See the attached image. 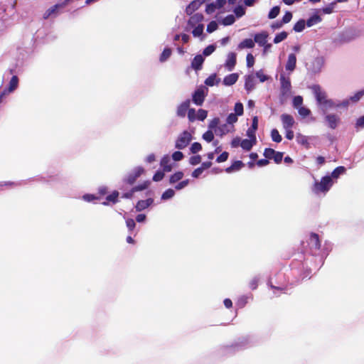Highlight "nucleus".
I'll return each instance as SVG.
<instances>
[{
    "instance_id": "nucleus-1",
    "label": "nucleus",
    "mask_w": 364,
    "mask_h": 364,
    "mask_svg": "<svg viewBox=\"0 0 364 364\" xmlns=\"http://www.w3.org/2000/svg\"><path fill=\"white\" fill-rule=\"evenodd\" d=\"M311 89L318 105L321 107L323 112H326L329 109L339 107V105L334 103L332 100L327 98L326 92L321 89L319 85H313Z\"/></svg>"
},
{
    "instance_id": "nucleus-2",
    "label": "nucleus",
    "mask_w": 364,
    "mask_h": 364,
    "mask_svg": "<svg viewBox=\"0 0 364 364\" xmlns=\"http://www.w3.org/2000/svg\"><path fill=\"white\" fill-rule=\"evenodd\" d=\"M333 184V179L329 176L321 178V181H315L313 185L312 191L316 194L328 192Z\"/></svg>"
},
{
    "instance_id": "nucleus-3",
    "label": "nucleus",
    "mask_w": 364,
    "mask_h": 364,
    "mask_svg": "<svg viewBox=\"0 0 364 364\" xmlns=\"http://www.w3.org/2000/svg\"><path fill=\"white\" fill-rule=\"evenodd\" d=\"M192 139L191 134L187 132H183L176 141L175 147L178 149H183L186 148Z\"/></svg>"
},
{
    "instance_id": "nucleus-4",
    "label": "nucleus",
    "mask_w": 364,
    "mask_h": 364,
    "mask_svg": "<svg viewBox=\"0 0 364 364\" xmlns=\"http://www.w3.org/2000/svg\"><path fill=\"white\" fill-rule=\"evenodd\" d=\"M144 173V168L141 166H138L135 168L132 173L128 174V176L124 179V182L132 186Z\"/></svg>"
},
{
    "instance_id": "nucleus-5",
    "label": "nucleus",
    "mask_w": 364,
    "mask_h": 364,
    "mask_svg": "<svg viewBox=\"0 0 364 364\" xmlns=\"http://www.w3.org/2000/svg\"><path fill=\"white\" fill-rule=\"evenodd\" d=\"M281 93L283 96L289 95L291 91V85L289 77H286L284 74L280 75Z\"/></svg>"
},
{
    "instance_id": "nucleus-6",
    "label": "nucleus",
    "mask_w": 364,
    "mask_h": 364,
    "mask_svg": "<svg viewBox=\"0 0 364 364\" xmlns=\"http://www.w3.org/2000/svg\"><path fill=\"white\" fill-rule=\"evenodd\" d=\"M205 92L203 87L197 89L192 96V100L194 104L196 105H202L205 100Z\"/></svg>"
},
{
    "instance_id": "nucleus-7",
    "label": "nucleus",
    "mask_w": 364,
    "mask_h": 364,
    "mask_svg": "<svg viewBox=\"0 0 364 364\" xmlns=\"http://www.w3.org/2000/svg\"><path fill=\"white\" fill-rule=\"evenodd\" d=\"M309 245L311 250H319L321 248V241L317 233L311 232L309 237Z\"/></svg>"
},
{
    "instance_id": "nucleus-8",
    "label": "nucleus",
    "mask_w": 364,
    "mask_h": 364,
    "mask_svg": "<svg viewBox=\"0 0 364 364\" xmlns=\"http://www.w3.org/2000/svg\"><path fill=\"white\" fill-rule=\"evenodd\" d=\"M281 120L284 129H291L295 123L294 117L289 114H282Z\"/></svg>"
},
{
    "instance_id": "nucleus-9",
    "label": "nucleus",
    "mask_w": 364,
    "mask_h": 364,
    "mask_svg": "<svg viewBox=\"0 0 364 364\" xmlns=\"http://www.w3.org/2000/svg\"><path fill=\"white\" fill-rule=\"evenodd\" d=\"M237 62L236 53L231 52L229 53L225 63V67L228 70L231 71L234 69Z\"/></svg>"
},
{
    "instance_id": "nucleus-10",
    "label": "nucleus",
    "mask_w": 364,
    "mask_h": 364,
    "mask_svg": "<svg viewBox=\"0 0 364 364\" xmlns=\"http://www.w3.org/2000/svg\"><path fill=\"white\" fill-rule=\"evenodd\" d=\"M325 119L328 123V127L332 129H335L340 122V118L337 115L333 114H329L326 115Z\"/></svg>"
},
{
    "instance_id": "nucleus-11",
    "label": "nucleus",
    "mask_w": 364,
    "mask_h": 364,
    "mask_svg": "<svg viewBox=\"0 0 364 364\" xmlns=\"http://www.w3.org/2000/svg\"><path fill=\"white\" fill-rule=\"evenodd\" d=\"M19 79L18 76L14 75L11 78L8 85L4 88L8 93H13L18 87Z\"/></svg>"
},
{
    "instance_id": "nucleus-12",
    "label": "nucleus",
    "mask_w": 364,
    "mask_h": 364,
    "mask_svg": "<svg viewBox=\"0 0 364 364\" xmlns=\"http://www.w3.org/2000/svg\"><path fill=\"white\" fill-rule=\"evenodd\" d=\"M256 80L253 75L245 76V88L247 92H251L255 88Z\"/></svg>"
},
{
    "instance_id": "nucleus-13",
    "label": "nucleus",
    "mask_w": 364,
    "mask_h": 364,
    "mask_svg": "<svg viewBox=\"0 0 364 364\" xmlns=\"http://www.w3.org/2000/svg\"><path fill=\"white\" fill-rule=\"evenodd\" d=\"M190 106V100H186L183 102L178 107H177V115L180 117H184L189 109Z\"/></svg>"
},
{
    "instance_id": "nucleus-14",
    "label": "nucleus",
    "mask_w": 364,
    "mask_h": 364,
    "mask_svg": "<svg viewBox=\"0 0 364 364\" xmlns=\"http://www.w3.org/2000/svg\"><path fill=\"white\" fill-rule=\"evenodd\" d=\"M203 20V16L202 14L196 13L191 16L188 20V25L191 27L201 24V21Z\"/></svg>"
},
{
    "instance_id": "nucleus-15",
    "label": "nucleus",
    "mask_w": 364,
    "mask_h": 364,
    "mask_svg": "<svg viewBox=\"0 0 364 364\" xmlns=\"http://www.w3.org/2000/svg\"><path fill=\"white\" fill-rule=\"evenodd\" d=\"M267 37L268 33L266 31H263L255 35L254 41L255 43H258L260 46H263L267 43Z\"/></svg>"
},
{
    "instance_id": "nucleus-16",
    "label": "nucleus",
    "mask_w": 364,
    "mask_h": 364,
    "mask_svg": "<svg viewBox=\"0 0 364 364\" xmlns=\"http://www.w3.org/2000/svg\"><path fill=\"white\" fill-rule=\"evenodd\" d=\"M204 58L201 55H197L191 62V67L196 70H200L202 68Z\"/></svg>"
},
{
    "instance_id": "nucleus-17",
    "label": "nucleus",
    "mask_w": 364,
    "mask_h": 364,
    "mask_svg": "<svg viewBox=\"0 0 364 364\" xmlns=\"http://www.w3.org/2000/svg\"><path fill=\"white\" fill-rule=\"evenodd\" d=\"M154 202L152 198H148L146 200H139L135 206L137 211H141L149 206H150Z\"/></svg>"
},
{
    "instance_id": "nucleus-18",
    "label": "nucleus",
    "mask_w": 364,
    "mask_h": 364,
    "mask_svg": "<svg viewBox=\"0 0 364 364\" xmlns=\"http://www.w3.org/2000/svg\"><path fill=\"white\" fill-rule=\"evenodd\" d=\"M296 57L295 54L291 53L288 56V60L286 64V70L293 71L296 68Z\"/></svg>"
},
{
    "instance_id": "nucleus-19",
    "label": "nucleus",
    "mask_w": 364,
    "mask_h": 364,
    "mask_svg": "<svg viewBox=\"0 0 364 364\" xmlns=\"http://www.w3.org/2000/svg\"><path fill=\"white\" fill-rule=\"evenodd\" d=\"M253 139H245L241 141L240 142V146L245 151H250L253 146V145L255 144L256 138L255 136L253 134Z\"/></svg>"
},
{
    "instance_id": "nucleus-20",
    "label": "nucleus",
    "mask_w": 364,
    "mask_h": 364,
    "mask_svg": "<svg viewBox=\"0 0 364 364\" xmlns=\"http://www.w3.org/2000/svg\"><path fill=\"white\" fill-rule=\"evenodd\" d=\"M119 192L117 191H114L111 194L108 195L106 197V200L102 203L104 205H108L109 203L112 204H116L119 200Z\"/></svg>"
},
{
    "instance_id": "nucleus-21",
    "label": "nucleus",
    "mask_w": 364,
    "mask_h": 364,
    "mask_svg": "<svg viewBox=\"0 0 364 364\" xmlns=\"http://www.w3.org/2000/svg\"><path fill=\"white\" fill-rule=\"evenodd\" d=\"M244 166H245V164L242 161H235L234 163L232 164L231 166L226 168L225 171L226 173H230L233 171H239Z\"/></svg>"
},
{
    "instance_id": "nucleus-22",
    "label": "nucleus",
    "mask_w": 364,
    "mask_h": 364,
    "mask_svg": "<svg viewBox=\"0 0 364 364\" xmlns=\"http://www.w3.org/2000/svg\"><path fill=\"white\" fill-rule=\"evenodd\" d=\"M170 158L168 156H164L161 160V166L163 168L164 172H169L172 169V166L170 164Z\"/></svg>"
},
{
    "instance_id": "nucleus-23",
    "label": "nucleus",
    "mask_w": 364,
    "mask_h": 364,
    "mask_svg": "<svg viewBox=\"0 0 364 364\" xmlns=\"http://www.w3.org/2000/svg\"><path fill=\"white\" fill-rule=\"evenodd\" d=\"M254 47H255L254 40H252L251 38H245V40H243L242 41H241L239 43L237 48L239 50H242L244 48H252Z\"/></svg>"
},
{
    "instance_id": "nucleus-24",
    "label": "nucleus",
    "mask_w": 364,
    "mask_h": 364,
    "mask_svg": "<svg viewBox=\"0 0 364 364\" xmlns=\"http://www.w3.org/2000/svg\"><path fill=\"white\" fill-rule=\"evenodd\" d=\"M238 79V75L237 73H232L225 77L223 79V83L225 85H234Z\"/></svg>"
},
{
    "instance_id": "nucleus-25",
    "label": "nucleus",
    "mask_w": 364,
    "mask_h": 364,
    "mask_svg": "<svg viewBox=\"0 0 364 364\" xmlns=\"http://www.w3.org/2000/svg\"><path fill=\"white\" fill-rule=\"evenodd\" d=\"M322 18L320 16L317 14H314L312 16H311L309 18L307 19L306 24L308 27H311L319 22H321Z\"/></svg>"
},
{
    "instance_id": "nucleus-26",
    "label": "nucleus",
    "mask_w": 364,
    "mask_h": 364,
    "mask_svg": "<svg viewBox=\"0 0 364 364\" xmlns=\"http://www.w3.org/2000/svg\"><path fill=\"white\" fill-rule=\"evenodd\" d=\"M183 176H184V174L182 171H177L170 176L169 183L171 184L175 183L179 181L180 180H181L183 178Z\"/></svg>"
},
{
    "instance_id": "nucleus-27",
    "label": "nucleus",
    "mask_w": 364,
    "mask_h": 364,
    "mask_svg": "<svg viewBox=\"0 0 364 364\" xmlns=\"http://www.w3.org/2000/svg\"><path fill=\"white\" fill-rule=\"evenodd\" d=\"M200 4L196 1H192L186 9V14L188 15L192 14L196 10L198 9Z\"/></svg>"
},
{
    "instance_id": "nucleus-28",
    "label": "nucleus",
    "mask_w": 364,
    "mask_h": 364,
    "mask_svg": "<svg viewBox=\"0 0 364 364\" xmlns=\"http://www.w3.org/2000/svg\"><path fill=\"white\" fill-rule=\"evenodd\" d=\"M346 172V168L344 166H338L331 173V178H338L340 175Z\"/></svg>"
},
{
    "instance_id": "nucleus-29",
    "label": "nucleus",
    "mask_w": 364,
    "mask_h": 364,
    "mask_svg": "<svg viewBox=\"0 0 364 364\" xmlns=\"http://www.w3.org/2000/svg\"><path fill=\"white\" fill-rule=\"evenodd\" d=\"M306 26V22L304 19H300L298 21L294 26L293 30L295 32H301L304 28Z\"/></svg>"
},
{
    "instance_id": "nucleus-30",
    "label": "nucleus",
    "mask_w": 364,
    "mask_h": 364,
    "mask_svg": "<svg viewBox=\"0 0 364 364\" xmlns=\"http://www.w3.org/2000/svg\"><path fill=\"white\" fill-rule=\"evenodd\" d=\"M69 0H65L63 4H55L48 10V16L52 15L58 11V9H63L68 3Z\"/></svg>"
},
{
    "instance_id": "nucleus-31",
    "label": "nucleus",
    "mask_w": 364,
    "mask_h": 364,
    "mask_svg": "<svg viewBox=\"0 0 364 364\" xmlns=\"http://www.w3.org/2000/svg\"><path fill=\"white\" fill-rule=\"evenodd\" d=\"M171 49L169 48H166L164 49L163 52L161 53L159 60L160 62L163 63L165 62L171 55Z\"/></svg>"
},
{
    "instance_id": "nucleus-32",
    "label": "nucleus",
    "mask_w": 364,
    "mask_h": 364,
    "mask_svg": "<svg viewBox=\"0 0 364 364\" xmlns=\"http://www.w3.org/2000/svg\"><path fill=\"white\" fill-rule=\"evenodd\" d=\"M149 185H150V182L149 181H146L137 186H134L132 188V190L134 193L138 192V191H141L146 189L149 186Z\"/></svg>"
},
{
    "instance_id": "nucleus-33",
    "label": "nucleus",
    "mask_w": 364,
    "mask_h": 364,
    "mask_svg": "<svg viewBox=\"0 0 364 364\" xmlns=\"http://www.w3.org/2000/svg\"><path fill=\"white\" fill-rule=\"evenodd\" d=\"M287 36H288L287 32L282 31L275 36L273 41L274 43L277 44V43L283 41L284 40H285L287 38Z\"/></svg>"
},
{
    "instance_id": "nucleus-34",
    "label": "nucleus",
    "mask_w": 364,
    "mask_h": 364,
    "mask_svg": "<svg viewBox=\"0 0 364 364\" xmlns=\"http://www.w3.org/2000/svg\"><path fill=\"white\" fill-rule=\"evenodd\" d=\"M280 12V8L278 6H274L269 12L268 14V18L269 19L275 18Z\"/></svg>"
},
{
    "instance_id": "nucleus-35",
    "label": "nucleus",
    "mask_w": 364,
    "mask_h": 364,
    "mask_svg": "<svg viewBox=\"0 0 364 364\" xmlns=\"http://www.w3.org/2000/svg\"><path fill=\"white\" fill-rule=\"evenodd\" d=\"M271 137H272V139L277 143H279L282 140V136L279 133L278 130L276 129H273L272 130Z\"/></svg>"
},
{
    "instance_id": "nucleus-36",
    "label": "nucleus",
    "mask_w": 364,
    "mask_h": 364,
    "mask_svg": "<svg viewBox=\"0 0 364 364\" xmlns=\"http://www.w3.org/2000/svg\"><path fill=\"white\" fill-rule=\"evenodd\" d=\"M204 26L203 24H198V26H194V29L192 31L193 36L199 37L203 33Z\"/></svg>"
},
{
    "instance_id": "nucleus-37",
    "label": "nucleus",
    "mask_w": 364,
    "mask_h": 364,
    "mask_svg": "<svg viewBox=\"0 0 364 364\" xmlns=\"http://www.w3.org/2000/svg\"><path fill=\"white\" fill-rule=\"evenodd\" d=\"M235 21V16L232 14H230V15H228L227 16H225L222 20V23L224 26H230V25L233 24Z\"/></svg>"
},
{
    "instance_id": "nucleus-38",
    "label": "nucleus",
    "mask_w": 364,
    "mask_h": 364,
    "mask_svg": "<svg viewBox=\"0 0 364 364\" xmlns=\"http://www.w3.org/2000/svg\"><path fill=\"white\" fill-rule=\"evenodd\" d=\"M174 195H175L174 191L171 188H168L163 193V194L161 196V199L162 200H168V199L173 198Z\"/></svg>"
},
{
    "instance_id": "nucleus-39",
    "label": "nucleus",
    "mask_w": 364,
    "mask_h": 364,
    "mask_svg": "<svg viewBox=\"0 0 364 364\" xmlns=\"http://www.w3.org/2000/svg\"><path fill=\"white\" fill-rule=\"evenodd\" d=\"M293 107L294 108L300 107L303 104V97L300 95L295 96L293 99Z\"/></svg>"
},
{
    "instance_id": "nucleus-40",
    "label": "nucleus",
    "mask_w": 364,
    "mask_h": 364,
    "mask_svg": "<svg viewBox=\"0 0 364 364\" xmlns=\"http://www.w3.org/2000/svg\"><path fill=\"white\" fill-rule=\"evenodd\" d=\"M235 114H236L238 116H241L243 114L244 108L243 105L241 102H237L235 105L234 107Z\"/></svg>"
},
{
    "instance_id": "nucleus-41",
    "label": "nucleus",
    "mask_w": 364,
    "mask_h": 364,
    "mask_svg": "<svg viewBox=\"0 0 364 364\" xmlns=\"http://www.w3.org/2000/svg\"><path fill=\"white\" fill-rule=\"evenodd\" d=\"M218 23L215 21H210L208 26H207V32L208 33H213V31H216L218 29Z\"/></svg>"
},
{
    "instance_id": "nucleus-42",
    "label": "nucleus",
    "mask_w": 364,
    "mask_h": 364,
    "mask_svg": "<svg viewBox=\"0 0 364 364\" xmlns=\"http://www.w3.org/2000/svg\"><path fill=\"white\" fill-rule=\"evenodd\" d=\"M297 109H298L299 114L302 117H306L307 116H309L311 114L310 109L306 107L301 106L300 107H299Z\"/></svg>"
},
{
    "instance_id": "nucleus-43",
    "label": "nucleus",
    "mask_w": 364,
    "mask_h": 364,
    "mask_svg": "<svg viewBox=\"0 0 364 364\" xmlns=\"http://www.w3.org/2000/svg\"><path fill=\"white\" fill-rule=\"evenodd\" d=\"M275 150L271 148H266L264 151V156L267 159H272L274 154H275Z\"/></svg>"
},
{
    "instance_id": "nucleus-44",
    "label": "nucleus",
    "mask_w": 364,
    "mask_h": 364,
    "mask_svg": "<svg viewBox=\"0 0 364 364\" xmlns=\"http://www.w3.org/2000/svg\"><path fill=\"white\" fill-rule=\"evenodd\" d=\"M203 139L208 142H210L214 139V134L212 131L208 130L203 134Z\"/></svg>"
},
{
    "instance_id": "nucleus-45",
    "label": "nucleus",
    "mask_w": 364,
    "mask_h": 364,
    "mask_svg": "<svg viewBox=\"0 0 364 364\" xmlns=\"http://www.w3.org/2000/svg\"><path fill=\"white\" fill-rule=\"evenodd\" d=\"M202 149V146L199 142H194L191 144L190 150L191 153L196 154Z\"/></svg>"
},
{
    "instance_id": "nucleus-46",
    "label": "nucleus",
    "mask_w": 364,
    "mask_h": 364,
    "mask_svg": "<svg viewBox=\"0 0 364 364\" xmlns=\"http://www.w3.org/2000/svg\"><path fill=\"white\" fill-rule=\"evenodd\" d=\"M208 116V112L205 109H200L198 111L197 119L200 121H203Z\"/></svg>"
},
{
    "instance_id": "nucleus-47",
    "label": "nucleus",
    "mask_w": 364,
    "mask_h": 364,
    "mask_svg": "<svg viewBox=\"0 0 364 364\" xmlns=\"http://www.w3.org/2000/svg\"><path fill=\"white\" fill-rule=\"evenodd\" d=\"M216 80L215 74H213L207 77L205 80V84L208 86H213Z\"/></svg>"
},
{
    "instance_id": "nucleus-48",
    "label": "nucleus",
    "mask_w": 364,
    "mask_h": 364,
    "mask_svg": "<svg viewBox=\"0 0 364 364\" xmlns=\"http://www.w3.org/2000/svg\"><path fill=\"white\" fill-rule=\"evenodd\" d=\"M215 50V46L214 45H209L207 46L203 51V54L205 56H208L212 54Z\"/></svg>"
},
{
    "instance_id": "nucleus-49",
    "label": "nucleus",
    "mask_w": 364,
    "mask_h": 364,
    "mask_svg": "<svg viewBox=\"0 0 364 364\" xmlns=\"http://www.w3.org/2000/svg\"><path fill=\"white\" fill-rule=\"evenodd\" d=\"M215 134H219L220 136H223V134H225L228 130L227 129V125L223 124L219 127H218L215 130Z\"/></svg>"
},
{
    "instance_id": "nucleus-50",
    "label": "nucleus",
    "mask_w": 364,
    "mask_h": 364,
    "mask_svg": "<svg viewBox=\"0 0 364 364\" xmlns=\"http://www.w3.org/2000/svg\"><path fill=\"white\" fill-rule=\"evenodd\" d=\"M229 156V153L227 151H223L220 156L216 159V161L218 163L225 162L228 160Z\"/></svg>"
},
{
    "instance_id": "nucleus-51",
    "label": "nucleus",
    "mask_w": 364,
    "mask_h": 364,
    "mask_svg": "<svg viewBox=\"0 0 364 364\" xmlns=\"http://www.w3.org/2000/svg\"><path fill=\"white\" fill-rule=\"evenodd\" d=\"M188 118L191 122H194L197 118L196 110L193 108H191L188 111Z\"/></svg>"
},
{
    "instance_id": "nucleus-52",
    "label": "nucleus",
    "mask_w": 364,
    "mask_h": 364,
    "mask_svg": "<svg viewBox=\"0 0 364 364\" xmlns=\"http://www.w3.org/2000/svg\"><path fill=\"white\" fill-rule=\"evenodd\" d=\"M200 161H201V157L200 155L193 156L189 159V163L193 166H196V165L200 164Z\"/></svg>"
},
{
    "instance_id": "nucleus-53",
    "label": "nucleus",
    "mask_w": 364,
    "mask_h": 364,
    "mask_svg": "<svg viewBox=\"0 0 364 364\" xmlns=\"http://www.w3.org/2000/svg\"><path fill=\"white\" fill-rule=\"evenodd\" d=\"M237 116L235 113H230L227 117V123L230 124H232L237 121Z\"/></svg>"
},
{
    "instance_id": "nucleus-54",
    "label": "nucleus",
    "mask_w": 364,
    "mask_h": 364,
    "mask_svg": "<svg viewBox=\"0 0 364 364\" xmlns=\"http://www.w3.org/2000/svg\"><path fill=\"white\" fill-rule=\"evenodd\" d=\"M216 9H217L216 6L215 5L214 2H213V3H210V4H208L206 5L205 12L208 14H211L213 12H215V11Z\"/></svg>"
},
{
    "instance_id": "nucleus-55",
    "label": "nucleus",
    "mask_w": 364,
    "mask_h": 364,
    "mask_svg": "<svg viewBox=\"0 0 364 364\" xmlns=\"http://www.w3.org/2000/svg\"><path fill=\"white\" fill-rule=\"evenodd\" d=\"M292 14L291 12L290 11H287L285 13V14L284 15L282 19L281 20L282 21V23H283L284 24H286V23H288L289 22L291 21V18H292Z\"/></svg>"
},
{
    "instance_id": "nucleus-56",
    "label": "nucleus",
    "mask_w": 364,
    "mask_h": 364,
    "mask_svg": "<svg viewBox=\"0 0 364 364\" xmlns=\"http://www.w3.org/2000/svg\"><path fill=\"white\" fill-rule=\"evenodd\" d=\"M247 60V66L248 68H251L254 65L255 63V58L252 53H248L246 57Z\"/></svg>"
},
{
    "instance_id": "nucleus-57",
    "label": "nucleus",
    "mask_w": 364,
    "mask_h": 364,
    "mask_svg": "<svg viewBox=\"0 0 364 364\" xmlns=\"http://www.w3.org/2000/svg\"><path fill=\"white\" fill-rule=\"evenodd\" d=\"M234 13L236 16L239 18L245 15V11L242 6H238L234 9Z\"/></svg>"
},
{
    "instance_id": "nucleus-58",
    "label": "nucleus",
    "mask_w": 364,
    "mask_h": 364,
    "mask_svg": "<svg viewBox=\"0 0 364 364\" xmlns=\"http://www.w3.org/2000/svg\"><path fill=\"white\" fill-rule=\"evenodd\" d=\"M276 164H280L283 159V153L279 151H275L272 158Z\"/></svg>"
},
{
    "instance_id": "nucleus-59",
    "label": "nucleus",
    "mask_w": 364,
    "mask_h": 364,
    "mask_svg": "<svg viewBox=\"0 0 364 364\" xmlns=\"http://www.w3.org/2000/svg\"><path fill=\"white\" fill-rule=\"evenodd\" d=\"M164 177V171H158L155 173V174L153 176V181H161Z\"/></svg>"
},
{
    "instance_id": "nucleus-60",
    "label": "nucleus",
    "mask_w": 364,
    "mask_h": 364,
    "mask_svg": "<svg viewBox=\"0 0 364 364\" xmlns=\"http://www.w3.org/2000/svg\"><path fill=\"white\" fill-rule=\"evenodd\" d=\"M220 122V119L218 117H215L213 119H212L209 124V128L213 129H215V130L218 128V125Z\"/></svg>"
},
{
    "instance_id": "nucleus-61",
    "label": "nucleus",
    "mask_w": 364,
    "mask_h": 364,
    "mask_svg": "<svg viewBox=\"0 0 364 364\" xmlns=\"http://www.w3.org/2000/svg\"><path fill=\"white\" fill-rule=\"evenodd\" d=\"M172 158L176 161H181L183 158V154L180 151H176L172 154Z\"/></svg>"
},
{
    "instance_id": "nucleus-62",
    "label": "nucleus",
    "mask_w": 364,
    "mask_h": 364,
    "mask_svg": "<svg viewBox=\"0 0 364 364\" xmlns=\"http://www.w3.org/2000/svg\"><path fill=\"white\" fill-rule=\"evenodd\" d=\"M126 225L130 231H132L136 226L135 221L132 218H129L126 220Z\"/></svg>"
},
{
    "instance_id": "nucleus-63",
    "label": "nucleus",
    "mask_w": 364,
    "mask_h": 364,
    "mask_svg": "<svg viewBox=\"0 0 364 364\" xmlns=\"http://www.w3.org/2000/svg\"><path fill=\"white\" fill-rule=\"evenodd\" d=\"M9 95L5 90H0V105L4 102Z\"/></svg>"
},
{
    "instance_id": "nucleus-64",
    "label": "nucleus",
    "mask_w": 364,
    "mask_h": 364,
    "mask_svg": "<svg viewBox=\"0 0 364 364\" xmlns=\"http://www.w3.org/2000/svg\"><path fill=\"white\" fill-rule=\"evenodd\" d=\"M256 76H257V77L259 78V80L261 82H264V81H266L268 79V77L263 73L262 70H259V71L257 72Z\"/></svg>"
}]
</instances>
